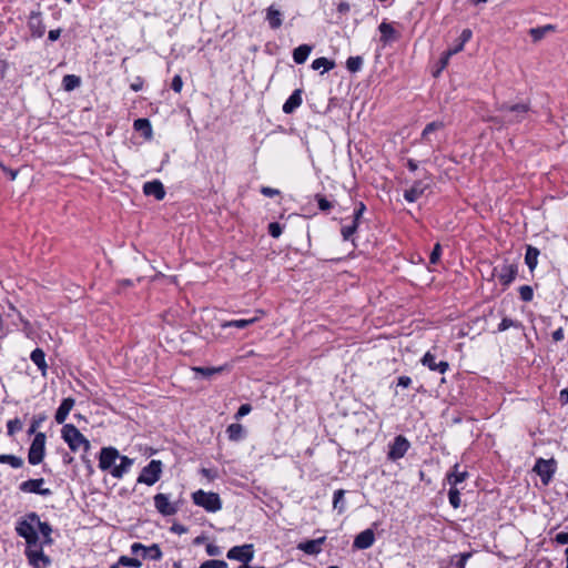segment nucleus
I'll return each mask as SVG.
<instances>
[{
  "mask_svg": "<svg viewBox=\"0 0 568 568\" xmlns=\"http://www.w3.org/2000/svg\"><path fill=\"white\" fill-rule=\"evenodd\" d=\"M37 524H39V516L36 513L27 514L17 523L16 531L26 540V549L40 546Z\"/></svg>",
  "mask_w": 568,
  "mask_h": 568,
  "instance_id": "f257e3e1",
  "label": "nucleus"
},
{
  "mask_svg": "<svg viewBox=\"0 0 568 568\" xmlns=\"http://www.w3.org/2000/svg\"><path fill=\"white\" fill-rule=\"evenodd\" d=\"M62 438L72 452H77L82 448L83 452L87 453L90 449L89 440L72 424H67L62 427Z\"/></svg>",
  "mask_w": 568,
  "mask_h": 568,
  "instance_id": "f03ea898",
  "label": "nucleus"
},
{
  "mask_svg": "<svg viewBox=\"0 0 568 568\" xmlns=\"http://www.w3.org/2000/svg\"><path fill=\"white\" fill-rule=\"evenodd\" d=\"M192 500L209 513H216L222 508L221 498L216 493L199 489L192 494Z\"/></svg>",
  "mask_w": 568,
  "mask_h": 568,
  "instance_id": "7ed1b4c3",
  "label": "nucleus"
},
{
  "mask_svg": "<svg viewBox=\"0 0 568 568\" xmlns=\"http://www.w3.org/2000/svg\"><path fill=\"white\" fill-rule=\"evenodd\" d=\"M498 111L509 114L504 118L506 123H519L524 121L526 114L530 111V105L529 103H518L513 105L504 103L498 106Z\"/></svg>",
  "mask_w": 568,
  "mask_h": 568,
  "instance_id": "20e7f679",
  "label": "nucleus"
},
{
  "mask_svg": "<svg viewBox=\"0 0 568 568\" xmlns=\"http://www.w3.org/2000/svg\"><path fill=\"white\" fill-rule=\"evenodd\" d=\"M163 465L161 460L152 459L145 467L142 468L136 481L153 486L162 475Z\"/></svg>",
  "mask_w": 568,
  "mask_h": 568,
  "instance_id": "39448f33",
  "label": "nucleus"
},
{
  "mask_svg": "<svg viewBox=\"0 0 568 568\" xmlns=\"http://www.w3.org/2000/svg\"><path fill=\"white\" fill-rule=\"evenodd\" d=\"M45 446V435L38 433L29 448L28 460L31 465H38L43 460Z\"/></svg>",
  "mask_w": 568,
  "mask_h": 568,
  "instance_id": "423d86ee",
  "label": "nucleus"
},
{
  "mask_svg": "<svg viewBox=\"0 0 568 568\" xmlns=\"http://www.w3.org/2000/svg\"><path fill=\"white\" fill-rule=\"evenodd\" d=\"M28 562L33 568H47L51 564V559L44 555L42 546L26 549L24 551Z\"/></svg>",
  "mask_w": 568,
  "mask_h": 568,
  "instance_id": "0eeeda50",
  "label": "nucleus"
},
{
  "mask_svg": "<svg viewBox=\"0 0 568 568\" xmlns=\"http://www.w3.org/2000/svg\"><path fill=\"white\" fill-rule=\"evenodd\" d=\"M154 507L162 516H173L178 513L179 506L170 500L166 494H156L153 497Z\"/></svg>",
  "mask_w": 568,
  "mask_h": 568,
  "instance_id": "6e6552de",
  "label": "nucleus"
},
{
  "mask_svg": "<svg viewBox=\"0 0 568 568\" xmlns=\"http://www.w3.org/2000/svg\"><path fill=\"white\" fill-rule=\"evenodd\" d=\"M409 447L410 444L407 440V438L404 437L403 435H398L395 437L393 444L389 446L387 456L390 460H398L405 456Z\"/></svg>",
  "mask_w": 568,
  "mask_h": 568,
  "instance_id": "1a4fd4ad",
  "label": "nucleus"
},
{
  "mask_svg": "<svg viewBox=\"0 0 568 568\" xmlns=\"http://www.w3.org/2000/svg\"><path fill=\"white\" fill-rule=\"evenodd\" d=\"M226 556L231 560L248 564L254 557L253 545L246 544L243 546H235L227 551Z\"/></svg>",
  "mask_w": 568,
  "mask_h": 568,
  "instance_id": "9d476101",
  "label": "nucleus"
},
{
  "mask_svg": "<svg viewBox=\"0 0 568 568\" xmlns=\"http://www.w3.org/2000/svg\"><path fill=\"white\" fill-rule=\"evenodd\" d=\"M534 470L540 476L542 484L548 485L555 473L554 460L539 458L534 467Z\"/></svg>",
  "mask_w": 568,
  "mask_h": 568,
  "instance_id": "9b49d317",
  "label": "nucleus"
},
{
  "mask_svg": "<svg viewBox=\"0 0 568 568\" xmlns=\"http://www.w3.org/2000/svg\"><path fill=\"white\" fill-rule=\"evenodd\" d=\"M120 457L119 452L113 447H104L101 449L99 458V467L102 470L112 469L115 460Z\"/></svg>",
  "mask_w": 568,
  "mask_h": 568,
  "instance_id": "f8f14e48",
  "label": "nucleus"
},
{
  "mask_svg": "<svg viewBox=\"0 0 568 568\" xmlns=\"http://www.w3.org/2000/svg\"><path fill=\"white\" fill-rule=\"evenodd\" d=\"M43 484H44L43 478L29 479V480L23 481L20 485V490H22L24 493H33V494H39L42 496H49L51 494V490L49 488H42Z\"/></svg>",
  "mask_w": 568,
  "mask_h": 568,
  "instance_id": "ddd939ff",
  "label": "nucleus"
},
{
  "mask_svg": "<svg viewBox=\"0 0 568 568\" xmlns=\"http://www.w3.org/2000/svg\"><path fill=\"white\" fill-rule=\"evenodd\" d=\"M420 362L424 366L428 367L430 371L438 372L440 374H444L445 372H447V369L449 367V364L446 361L437 362L435 355L432 354L430 352H427L423 356Z\"/></svg>",
  "mask_w": 568,
  "mask_h": 568,
  "instance_id": "4468645a",
  "label": "nucleus"
},
{
  "mask_svg": "<svg viewBox=\"0 0 568 568\" xmlns=\"http://www.w3.org/2000/svg\"><path fill=\"white\" fill-rule=\"evenodd\" d=\"M428 187H429L428 182H426L424 180L417 181L414 183V185L410 189L405 191L404 197L408 202H415L425 193V191Z\"/></svg>",
  "mask_w": 568,
  "mask_h": 568,
  "instance_id": "2eb2a0df",
  "label": "nucleus"
},
{
  "mask_svg": "<svg viewBox=\"0 0 568 568\" xmlns=\"http://www.w3.org/2000/svg\"><path fill=\"white\" fill-rule=\"evenodd\" d=\"M374 542V531L372 529H365L355 537L353 546L356 549H367L372 547Z\"/></svg>",
  "mask_w": 568,
  "mask_h": 568,
  "instance_id": "dca6fc26",
  "label": "nucleus"
},
{
  "mask_svg": "<svg viewBox=\"0 0 568 568\" xmlns=\"http://www.w3.org/2000/svg\"><path fill=\"white\" fill-rule=\"evenodd\" d=\"M143 192L145 195L154 196L156 200H162L165 196V191L163 184L155 180L152 182H146L143 186Z\"/></svg>",
  "mask_w": 568,
  "mask_h": 568,
  "instance_id": "f3484780",
  "label": "nucleus"
},
{
  "mask_svg": "<svg viewBox=\"0 0 568 568\" xmlns=\"http://www.w3.org/2000/svg\"><path fill=\"white\" fill-rule=\"evenodd\" d=\"M119 458L121 463L112 467V469L110 470L111 475L114 478H122L123 475L126 474L131 466L133 465V459L129 458L128 456H120Z\"/></svg>",
  "mask_w": 568,
  "mask_h": 568,
  "instance_id": "a211bd4d",
  "label": "nucleus"
},
{
  "mask_svg": "<svg viewBox=\"0 0 568 568\" xmlns=\"http://www.w3.org/2000/svg\"><path fill=\"white\" fill-rule=\"evenodd\" d=\"M74 406V399L73 398H64L61 403V405L59 406L57 413H55V422L58 424H62L64 423V420L67 419L70 410L73 408Z\"/></svg>",
  "mask_w": 568,
  "mask_h": 568,
  "instance_id": "6ab92c4d",
  "label": "nucleus"
},
{
  "mask_svg": "<svg viewBox=\"0 0 568 568\" xmlns=\"http://www.w3.org/2000/svg\"><path fill=\"white\" fill-rule=\"evenodd\" d=\"M302 104V90L296 89L283 104V112L290 114Z\"/></svg>",
  "mask_w": 568,
  "mask_h": 568,
  "instance_id": "aec40b11",
  "label": "nucleus"
},
{
  "mask_svg": "<svg viewBox=\"0 0 568 568\" xmlns=\"http://www.w3.org/2000/svg\"><path fill=\"white\" fill-rule=\"evenodd\" d=\"M517 275V267L513 264L504 265L498 274L503 285H509Z\"/></svg>",
  "mask_w": 568,
  "mask_h": 568,
  "instance_id": "412c9836",
  "label": "nucleus"
},
{
  "mask_svg": "<svg viewBox=\"0 0 568 568\" xmlns=\"http://www.w3.org/2000/svg\"><path fill=\"white\" fill-rule=\"evenodd\" d=\"M325 541V537L318 539L308 540L298 545V549L303 550L308 555H316L321 551V545Z\"/></svg>",
  "mask_w": 568,
  "mask_h": 568,
  "instance_id": "4be33fe9",
  "label": "nucleus"
},
{
  "mask_svg": "<svg viewBox=\"0 0 568 568\" xmlns=\"http://www.w3.org/2000/svg\"><path fill=\"white\" fill-rule=\"evenodd\" d=\"M31 361L37 365V367L41 371L43 376L47 375L48 365L45 362V354L41 348H36L32 351L30 355Z\"/></svg>",
  "mask_w": 568,
  "mask_h": 568,
  "instance_id": "5701e85b",
  "label": "nucleus"
},
{
  "mask_svg": "<svg viewBox=\"0 0 568 568\" xmlns=\"http://www.w3.org/2000/svg\"><path fill=\"white\" fill-rule=\"evenodd\" d=\"M282 13L274 6L268 7L266 12V20L272 29H277L282 26Z\"/></svg>",
  "mask_w": 568,
  "mask_h": 568,
  "instance_id": "b1692460",
  "label": "nucleus"
},
{
  "mask_svg": "<svg viewBox=\"0 0 568 568\" xmlns=\"http://www.w3.org/2000/svg\"><path fill=\"white\" fill-rule=\"evenodd\" d=\"M311 51H312V47L308 44H302V45L297 47L296 49H294L293 59H294L295 63H297V64L304 63L307 60Z\"/></svg>",
  "mask_w": 568,
  "mask_h": 568,
  "instance_id": "393cba45",
  "label": "nucleus"
},
{
  "mask_svg": "<svg viewBox=\"0 0 568 568\" xmlns=\"http://www.w3.org/2000/svg\"><path fill=\"white\" fill-rule=\"evenodd\" d=\"M37 531H39L42 535L43 540L39 544L43 547V545H51L52 538L51 532L52 528L48 523H43L39 519V524H37Z\"/></svg>",
  "mask_w": 568,
  "mask_h": 568,
  "instance_id": "a878e982",
  "label": "nucleus"
},
{
  "mask_svg": "<svg viewBox=\"0 0 568 568\" xmlns=\"http://www.w3.org/2000/svg\"><path fill=\"white\" fill-rule=\"evenodd\" d=\"M260 318V316H255V317H251V318H243V320H234V321H229V322H224L221 324L222 328H226V327H236V328H245L252 324H254L255 322H257Z\"/></svg>",
  "mask_w": 568,
  "mask_h": 568,
  "instance_id": "bb28decb",
  "label": "nucleus"
},
{
  "mask_svg": "<svg viewBox=\"0 0 568 568\" xmlns=\"http://www.w3.org/2000/svg\"><path fill=\"white\" fill-rule=\"evenodd\" d=\"M444 128V123L439 121H434L428 123L422 132V140L426 142H432V135Z\"/></svg>",
  "mask_w": 568,
  "mask_h": 568,
  "instance_id": "cd10ccee",
  "label": "nucleus"
},
{
  "mask_svg": "<svg viewBox=\"0 0 568 568\" xmlns=\"http://www.w3.org/2000/svg\"><path fill=\"white\" fill-rule=\"evenodd\" d=\"M539 250L534 246H528L525 255V262L530 271H534L538 263Z\"/></svg>",
  "mask_w": 568,
  "mask_h": 568,
  "instance_id": "c85d7f7f",
  "label": "nucleus"
},
{
  "mask_svg": "<svg viewBox=\"0 0 568 568\" xmlns=\"http://www.w3.org/2000/svg\"><path fill=\"white\" fill-rule=\"evenodd\" d=\"M381 33H382V38L381 40L384 42V43H387L389 42L390 40L395 39L396 38V31L395 29L392 27V24L387 23V22H382L378 27Z\"/></svg>",
  "mask_w": 568,
  "mask_h": 568,
  "instance_id": "c756f323",
  "label": "nucleus"
},
{
  "mask_svg": "<svg viewBox=\"0 0 568 568\" xmlns=\"http://www.w3.org/2000/svg\"><path fill=\"white\" fill-rule=\"evenodd\" d=\"M468 476L467 471H458V465L454 466V470L448 474L447 479L452 487H455L457 484L463 483Z\"/></svg>",
  "mask_w": 568,
  "mask_h": 568,
  "instance_id": "7c9ffc66",
  "label": "nucleus"
},
{
  "mask_svg": "<svg viewBox=\"0 0 568 568\" xmlns=\"http://www.w3.org/2000/svg\"><path fill=\"white\" fill-rule=\"evenodd\" d=\"M231 440H240L244 435V428L241 424H231L226 429Z\"/></svg>",
  "mask_w": 568,
  "mask_h": 568,
  "instance_id": "2f4dec72",
  "label": "nucleus"
},
{
  "mask_svg": "<svg viewBox=\"0 0 568 568\" xmlns=\"http://www.w3.org/2000/svg\"><path fill=\"white\" fill-rule=\"evenodd\" d=\"M335 67L334 61L328 60L327 58H317L312 62V69L313 70H320L321 68L324 69V71H329Z\"/></svg>",
  "mask_w": 568,
  "mask_h": 568,
  "instance_id": "473e14b6",
  "label": "nucleus"
},
{
  "mask_svg": "<svg viewBox=\"0 0 568 568\" xmlns=\"http://www.w3.org/2000/svg\"><path fill=\"white\" fill-rule=\"evenodd\" d=\"M80 78L74 74H67L63 77L62 84L67 91H72L80 85Z\"/></svg>",
  "mask_w": 568,
  "mask_h": 568,
  "instance_id": "72a5a7b5",
  "label": "nucleus"
},
{
  "mask_svg": "<svg viewBox=\"0 0 568 568\" xmlns=\"http://www.w3.org/2000/svg\"><path fill=\"white\" fill-rule=\"evenodd\" d=\"M0 464H9L13 468H19L23 465V460L14 455H0Z\"/></svg>",
  "mask_w": 568,
  "mask_h": 568,
  "instance_id": "f704fd0d",
  "label": "nucleus"
},
{
  "mask_svg": "<svg viewBox=\"0 0 568 568\" xmlns=\"http://www.w3.org/2000/svg\"><path fill=\"white\" fill-rule=\"evenodd\" d=\"M114 565H118V567H133V568H140L142 566V562L136 558H130L126 556H121Z\"/></svg>",
  "mask_w": 568,
  "mask_h": 568,
  "instance_id": "c9c22d12",
  "label": "nucleus"
},
{
  "mask_svg": "<svg viewBox=\"0 0 568 568\" xmlns=\"http://www.w3.org/2000/svg\"><path fill=\"white\" fill-rule=\"evenodd\" d=\"M192 371L197 373V374H201L204 377L209 378V377H211L214 374L221 373L223 371V367L222 366H220V367H199V366H195V367H192Z\"/></svg>",
  "mask_w": 568,
  "mask_h": 568,
  "instance_id": "e433bc0d",
  "label": "nucleus"
},
{
  "mask_svg": "<svg viewBox=\"0 0 568 568\" xmlns=\"http://www.w3.org/2000/svg\"><path fill=\"white\" fill-rule=\"evenodd\" d=\"M363 59L361 57H349L346 61V68L351 72H357L362 69Z\"/></svg>",
  "mask_w": 568,
  "mask_h": 568,
  "instance_id": "4c0bfd02",
  "label": "nucleus"
},
{
  "mask_svg": "<svg viewBox=\"0 0 568 568\" xmlns=\"http://www.w3.org/2000/svg\"><path fill=\"white\" fill-rule=\"evenodd\" d=\"M144 556H149L152 560H160L162 558V551L158 544H153L146 548L144 551Z\"/></svg>",
  "mask_w": 568,
  "mask_h": 568,
  "instance_id": "58836bf2",
  "label": "nucleus"
},
{
  "mask_svg": "<svg viewBox=\"0 0 568 568\" xmlns=\"http://www.w3.org/2000/svg\"><path fill=\"white\" fill-rule=\"evenodd\" d=\"M134 129L136 131H144V133L150 136L151 135V124L148 119H138L134 121Z\"/></svg>",
  "mask_w": 568,
  "mask_h": 568,
  "instance_id": "ea45409f",
  "label": "nucleus"
},
{
  "mask_svg": "<svg viewBox=\"0 0 568 568\" xmlns=\"http://www.w3.org/2000/svg\"><path fill=\"white\" fill-rule=\"evenodd\" d=\"M199 568H229V565L224 560L210 559L202 562Z\"/></svg>",
  "mask_w": 568,
  "mask_h": 568,
  "instance_id": "a19ab883",
  "label": "nucleus"
},
{
  "mask_svg": "<svg viewBox=\"0 0 568 568\" xmlns=\"http://www.w3.org/2000/svg\"><path fill=\"white\" fill-rule=\"evenodd\" d=\"M344 495H345V491L343 489H338L334 493L333 506L335 509L338 508L339 513H342L344 510V503H343Z\"/></svg>",
  "mask_w": 568,
  "mask_h": 568,
  "instance_id": "79ce46f5",
  "label": "nucleus"
},
{
  "mask_svg": "<svg viewBox=\"0 0 568 568\" xmlns=\"http://www.w3.org/2000/svg\"><path fill=\"white\" fill-rule=\"evenodd\" d=\"M449 503L454 508L460 506V494L456 487H452L448 493Z\"/></svg>",
  "mask_w": 568,
  "mask_h": 568,
  "instance_id": "37998d69",
  "label": "nucleus"
},
{
  "mask_svg": "<svg viewBox=\"0 0 568 568\" xmlns=\"http://www.w3.org/2000/svg\"><path fill=\"white\" fill-rule=\"evenodd\" d=\"M358 227V224L355 223L354 221L352 222L351 225H345L342 227V236L345 241L349 240L352 237V235L356 232Z\"/></svg>",
  "mask_w": 568,
  "mask_h": 568,
  "instance_id": "c03bdc74",
  "label": "nucleus"
},
{
  "mask_svg": "<svg viewBox=\"0 0 568 568\" xmlns=\"http://www.w3.org/2000/svg\"><path fill=\"white\" fill-rule=\"evenodd\" d=\"M520 298L525 302H529L532 300L534 291L529 285L520 286L519 288Z\"/></svg>",
  "mask_w": 568,
  "mask_h": 568,
  "instance_id": "a18cd8bd",
  "label": "nucleus"
},
{
  "mask_svg": "<svg viewBox=\"0 0 568 568\" xmlns=\"http://www.w3.org/2000/svg\"><path fill=\"white\" fill-rule=\"evenodd\" d=\"M440 255H442V247H440V244L437 243L430 253L429 263L437 264L439 262Z\"/></svg>",
  "mask_w": 568,
  "mask_h": 568,
  "instance_id": "49530a36",
  "label": "nucleus"
},
{
  "mask_svg": "<svg viewBox=\"0 0 568 568\" xmlns=\"http://www.w3.org/2000/svg\"><path fill=\"white\" fill-rule=\"evenodd\" d=\"M268 233L273 237H280L282 234V226L277 222H272L268 224Z\"/></svg>",
  "mask_w": 568,
  "mask_h": 568,
  "instance_id": "de8ad7c7",
  "label": "nucleus"
},
{
  "mask_svg": "<svg viewBox=\"0 0 568 568\" xmlns=\"http://www.w3.org/2000/svg\"><path fill=\"white\" fill-rule=\"evenodd\" d=\"M315 197L321 211H328L332 207V203L327 201L323 195L317 194Z\"/></svg>",
  "mask_w": 568,
  "mask_h": 568,
  "instance_id": "09e8293b",
  "label": "nucleus"
},
{
  "mask_svg": "<svg viewBox=\"0 0 568 568\" xmlns=\"http://www.w3.org/2000/svg\"><path fill=\"white\" fill-rule=\"evenodd\" d=\"M529 34L531 36L532 40L535 42L540 41L542 38L546 37L545 32L542 31L541 27L539 28H532L529 30Z\"/></svg>",
  "mask_w": 568,
  "mask_h": 568,
  "instance_id": "8fccbe9b",
  "label": "nucleus"
},
{
  "mask_svg": "<svg viewBox=\"0 0 568 568\" xmlns=\"http://www.w3.org/2000/svg\"><path fill=\"white\" fill-rule=\"evenodd\" d=\"M8 433L10 435H12L13 433H16L17 430H20L22 428V424L19 419H12V420H9L8 422Z\"/></svg>",
  "mask_w": 568,
  "mask_h": 568,
  "instance_id": "3c124183",
  "label": "nucleus"
},
{
  "mask_svg": "<svg viewBox=\"0 0 568 568\" xmlns=\"http://www.w3.org/2000/svg\"><path fill=\"white\" fill-rule=\"evenodd\" d=\"M365 209H366V207H365L364 203H363V202H361V203L358 204L357 209H356V210H355V212H354V219H353V221H354L355 223H357V224L359 223V221H361V219H362V216H363V214H364Z\"/></svg>",
  "mask_w": 568,
  "mask_h": 568,
  "instance_id": "603ef678",
  "label": "nucleus"
},
{
  "mask_svg": "<svg viewBox=\"0 0 568 568\" xmlns=\"http://www.w3.org/2000/svg\"><path fill=\"white\" fill-rule=\"evenodd\" d=\"M515 326V322L510 318H503V321L500 322V324L498 325V331L499 332H504L510 327Z\"/></svg>",
  "mask_w": 568,
  "mask_h": 568,
  "instance_id": "864d4df0",
  "label": "nucleus"
},
{
  "mask_svg": "<svg viewBox=\"0 0 568 568\" xmlns=\"http://www.w3.org/2000/svg\"><path fill=\"white\" fill-rule=\"evenodd\" d=\"M206 554L209 556H220L222 554L221 548L214 544L206 545Z\"/></svg>",
  "mask_w": 568,
  "mask_h": 568,
  "instance_id": "5fc2aeb1",
  "label": "nucleus"
},
{
  "mask_svg": "<svg viewBox=\"0 0 568 568\" xmlns=\"http://www.w3.org/2000/svg\"><path fill=\"white\" fill-rule=\"evenodd\" d=\"M182 87H183V80L180 75H175L172 80V89L175 91V92H181L182 90Z\"/></svg>",
  "mask_w": 568,
  "mask_h": 568,
  "instance_id": "6e6d98bb",
  "label": "nucleus"
},
{
  "mask_svg": "<svg viewBox=\"0 0 568 568\" xmlns=\"http://www.w3.org/2000/svg\"><path fill=\"white\" fill-rule=\"evenodd\" d=\"M251 410H252V407L250 404H243L240 406L235 417L241 418V417L247 415Z\"/></svg>",
  "mask_w": 568,
  "mask_h": 568,
  "instance_id": "4d7b16f0",
  "label": "nucleus"
},
{
  "mask_svg": "<svg viewBox=\"0 0 568 568\" xmlns=\"http://www.w3.org/2000/svg\"><path fill=\"white\" fill-rule=\"evenodd\" d=\"M470 556H471L470 552L460 554L459 555V559L456 562V567L457 568H465V565H466L467 560L470 558Z\"/></svg>",
  "mask_w": 568,
  "mask_h": 568,
  "instance_id": "13d9d810",
  "label": "nucleus"
},
{
  "mask_svg": "<svg viewBox=\"0 0 568 568\" xmlns=\"http://www.w3.org/2000/svg\"><path fill=\"white\" fill-rule=\"evenodd\" d=\"M471 36H473V32L470 29H464L459 37V42H463V44L465 45V43L471 39Z\"/></svg>",
  "mask_w": 568,
  "mask_h": 568,
  "instance_id": "bf43d9fd",
  "label": "nucleus"
},
{
  "mask_svg": "<svg viewBox=\"0 0 568 568\" xmlns=\"http://www.w3.org/2000/svg\"><path fill=\"white\" fill-rule=\"evenodd\" d=\"M556 541L560 545L568 544V532H559L556 535Z\"/></svg>",
  "mask_w": 568,
  "mask_h": 568,
  "instance_id": "052dcab7",
  "label": "nucleus"
},
{
  "mask_svg": "<svg viewBox=\"0 0 568 568\" xmlns=\"http://www.w3.org/2000/svg\"><path fill=\"white\" fill-rule=\"evenodd\" d=\"M463 50H464L463 42H458L456 45H454L453 48H449L447 51H448V55H454Z\"/></svg>",
  "mask_w": 568,
  "mask_h": 568,
  "instance_id": "680f3d73",
  "label": "nucleus"
},
{
  "mask_svg": "<svg viewBox=\"0 0 568 568\" xmlns=\"http://www.w3.org/2000/svg\"><path fill=\"white\" fill-rule=\"evenodd\" d=\"M552 339L555 342H560L561 339H564V329H562V327H559L558 329H556L552 333Z\"/></svg>",
  "mask_w": 568,
  "mask_h": 568,
  "instance_id": "e2e57ef3",
  "label": "nucleus"
},
{
  "mask_svg": "<svg viewBox=\"0 0 568 568\" xmlns=\"http://www.w3.org/2000/svg\"><path fill=\"white\" fill-rule=\"evenodd\" d=\"M146 546L140 544V542H134L132 546H131V551L132 554H138L140 550H143V551H146Z\"/></svg>",
  "mask_w": 568,
  "mask_h": 568,
  "instance_id": "0e129e2a",
  "label": "nucleus"
},
{
  "mask_svg": "<svg viewBox=\"0 0 568 568\" xmlns=\"http://www.w3.org/2000/svg\"><path fill=\"white\" fill-rule=\"evenodd\" d=\"M410 383H412V379L408 376H400L398 378V386L408 387L410 385Z\"/></svg>",
  "mask_w": 568,
  "mask_h": 568,
  "instance_id": "69168bd1",
  "label": "nucleus"
},
{
  "mask_svg": "<svg viewBox=\"0 0 568 568\" xmlns=\"http://www.w3.org/2000/svg\"><path fill=\"white\" fill-rule=\"evenodd\" d=\"M60 33H61L60 29L50 30L48 33V38L50 41H55L59 39Z\"/></svg>",
  "mask_w": 568,
  "mask_h": 568,
  "instance_id": "338daca9",
  "label": "nucleus"
},
{
  "mask_svg": "<svg viewBox=\"0 0 568 568\" xmlns=\"http://www.w3.org/2000/svg\"><path fill=\"white\" fill-rule=\"evenodd\" d=\"M560 402L562 405L568 404V388H565L560 392Z\"/></svg>",
  "mask_w": 568,
  "mask_h": 568,
  "instance_id": "774afa93",
  "label": "nucleus"
}]
</instances>
